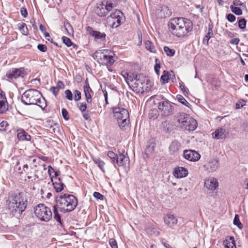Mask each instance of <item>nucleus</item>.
Instances as JSON below:
<instances>
[{"label": "nucleus", "instance_id": "ddd939ff", "mask_svg": "<svg viewBox=\"0 0 248 248\" xmlns=\"http://www.w3.org/2000/svg\"><path fill=\"white\" fill-rule=\"evenodd\" d=\"M183 156L186 159L193 162L199 160L201 157V155L198 152L191 150H185Z\"/></svg>", "mask_w": 248, "mask_h": 248}, {"label": "nucleus", "instance_id": "f704fd0d", "mask_svg": "<svg viewBox=\"0 0 248 248\" xmlns=\"http://www.w3.org/2000/svg\"><path fill=\"white\" fill-rule=\"evenodd\" d=\"M164 51L166 55L170 57L174 56L175 54V50L173 49H170L168 46H165L164 47Z\"/></svg>", "mask_w": 248, "mask_h": 248}, {"label": "nucleus", "instance_id": "0e129e2a", "mask_svg": "<svg viewBox=\"0 0 248 248\" xmlns=\"http://www.w3.org/2000/svg\"><path fill=\"white\" fill-rule=\"evenodd\" d=\"M155 146L154 145H150L147 147L146 152L147 154L148 153H152L154 150Z\"/></svg>", "mask_w": 248, "mask_h": 248}, {"label": "nucleus", "instance_id": "8fccbe9b", "mask_svg": "<svg viewBox=\"0 0 248 248\" xmlns=\"http://www.w3.org/2000/svg\"><path fill=\"white\" fill-rule=\"evenodd\" d=\"M18 29L20 31H24L25 29L28 30V28L25 23H19L17 25Z\"/></svg>", "mask_w": 248, "mask_h": 248}, {"label": "nucleus", "instance_id": "13d9d810", "mask_svg": "<svg viewBox=\"0 0 248 248\" xmlns=\"http://www.w3.org/2000/svg\"><path fill=\"white\" fill-rule=\"evenodd\" d=\"M82 116H83V118H84V119H85L86 120H88V121L91 120V117H90L89 113H88V111H86L85 112H82Z\"/></svg>", "mask_w": 248, "mask_h": 248}, {"label": "nucleus", "instance_id": "69168bd1", "mask_svg": "<svg viewBox=\"0 0 248 248\" xmlns=\"http://www.w3.org/2000/svg\"><path fill=\"white\" fill-rule=\"evenodd\" d=\"M57 88H59V90L60 89H63L64 87V85L62 81L59 80L57 83Z\"/></svg>", "mask_w": 248, "mask_h": 248}, {"label": "nucleus", "instance_id": "a211bd4d", "mask_svg": "<svg viewBox=\"0 0 248 248\" xmlns=\"http://www.w3.org/2000/svg\"><path fill=\"white\" fill-rule=\"evenodd\" d=\"M8 106L5 93L0 92V114L3 113L8 109Z\"/></svg>", "mask_w": 248, "mask_h": 248}, {"label": "nucleus", "instance_id": "a18cd8bd", "mask_svg": "<svg viewBox=\"0 0 248 248\" xmlns=\"http://www.w3.org/2000/svg\"><path fill=\"white\" fill-rule=\"evenodd\" d=\"M65 97L69 100H72L73 99V94L71 91L69 90H66L65 91Z\"/></svg>", "mask_w": 248, "mask_h": 248}, {"label": "nucleus", "instance_id": "bb28decb", "mask_svg": "<svg viewBox=\"0 0 248 248\" xmlns=\"http://www.w3.org/2000/svg\"><path fill=\"white\" fill-rule=\"evenodd\" d=\"M90 34L96 41H104L106 36V34L104 32L103 33L101 32H90Z\"/></svg>", "mask_w": 248, "mask_h": 248}, {"label": "nucleus", "instance_id": "0eeeda50", "mask_svg": "<svg viewBox=\"0 0 248 248\" xmlns=\"http://www.w3.org/2000/svg\"><path fill=\"white\" fill-rule=\"evenodd\" d=\"M124 20V17L123 13L120 11L117 10L114 13L107 18V24L108 27L112 29L119 27Z\"/></svg>", "mask_w": 248, "mask_h": 248}, {"label": "nucleus", "instance_id": "79ce46f5", "mask_svg": "<svg viewBox=\"0 0 248 248\" xmlns=\"http://www.w3.org/2000/svg\"><path fill=\"white\" fill-rule=\"evenodd\" d=\"M74 99L75 101H79V100L81 99V93L78 91V90H75L74 92Z\"/></svg>", "mask_w": 248, "mask_h": 248}, {"label": "nucleus", "instance_id": "680f3d73", "mask_svg": "<svg viewBox=\"0 0 248 248\" xmlns=\"http://www.w3.org/2000/svg\"><path fill=\"white\" fill-rule=\"evenodd\" d=\"M227 19L231 22H233L235 20V16L231 14H229L227 16Z\"/></svg>", "mask_w": 248, "mask_h": 248}, {"label": "nucleus", "instance_id": "6e6d98bb", "mask_svg": "<svg viewBox=\"0 0 248 248\" xmlns=\"http://www.w3.org/2000/svg\"><path fill=\"white\" fill-rule=\"evenodd\" d=\"M50 91L56 96L58 94L59 90V88H57L56 87L53 86L50 88Z\"/></svg>", "mask_w": 248, "mask_h": 248}, {"label": "nucleus", "instance_id": "c03bdc74", "mask_svg": "<svg viewBox=\"0 0 248 248\" xmlns=\"http://www.w3.org/2000/svg\"><path fill=\"white\" fill-rule=\"evenodd\" d=\"M62 114L64 120H68L69 119V113L65 108H63L62 109Z\"/></svg>", "mask_w": 248, "mask_h": 248}, {"label": "nucleus", "instance_id": "39448f33", "mask_svg": "<svg viewBox=\"0 0 248 248\" xmlns=\"http://www.w3.org/2000/svg\"><path fill=\"white\" fill-rule=\"evenodd\" d=\"M108 51V49L98 50L93 55L94 59H97L98 62L100 61L102 65H106L108 68L111 66L115 61L112 56L106 54ZM108 69L110 71L109 68Z\"/></svg>", "mask_w": 248, "mask_h": 248}, {"label": "nucleus", "instance_id": "c756f323", "mask_svg": "<svg viewBox=\"0 0 248 248\" xmlns=\"http://www.w3.org/2000/svg\"><path fill=\"white\" fill-rule=\"evenodd\" d=\"M145 48L153 53H156V49L152 42L150 41H146L145 42Z\"/></svg>", "mask_w": 248, "mask_h": 248}, {"label": "nucleus", "instance_id": "6ab92c4d", "mask_svg": "<svg viewBox=\"0 0 248 248\" xmlns=\"http://www.w3.org/2000/svg\"><path fill=\"white\" fill-rule=\"evenodd\" d=\"M204 186L208 189L214 190L218 187V184L216 179L210 178L205 181Z\"/></svg>", "mask_w": 248, "mask_h": 248}, {"label": "nucleus", "instance_id": "f3484780", "mask_svg": "<svg viewBox=\"0 0 248 248\" xmlns=\"http://www.w3.org/2000/svg\"><path fill=\"white\" fill-rule=\"evenodd\" d=\"M173 175L177 178H184L188 175V170L182 167H176L173 170Z\"/></svg>", "mask_w": 248, "mask_h": 248}, {"label": "nucleus", "instance_id": "338daca9", "mask_svg": "<svg viewBox=\"0 0 248 248\" xmlns=\"http://www.w3.org/2000/svg\"><path fill=\"white\" fill-rule=\"evenodd\" d=\"M107 155L110 158H113V157L117 155L112 151H108Z\"/></svg>", "mask_w": 248, "mask_h": 248}, {"label": "nucleus", "instance_id": "72a5a7b5", "mask_svg": "<svg viewBox=\"0 0 248 248\" xmlns=\"http://www.w3.org/2000/svg\"><path fill=\"white\" fill-rule=\"evenodd\" d=\"M159 114L156 109H151L149 113V117L150 119H156L158 116Z\"/></svg>", "mask_w": 248, "mask_h": 248}, {"label": "nucleus", "instance_id": "c85d7f7f", "mask_svg": "<svg viewBox=\"0 0 248 248\" xmlns=\"http://www.w3.org/2000/svg\"><path fill=\"white\" fill-rule=\"evenodd\" d=\"M126 82L129 87L137 78H139V75L135 74L133 73H128V75H126Z\"/></svg>", "mask_w": 248, "mask_h": 248}, {"label": "nucleus", "instance_id": "f03ea898", "mask_svg": "<svg viewBox=\"0 0 248 248\" xmlns=\"http://www.w3.org/2000/svg\"><path fill=\"white\" fill-rule=\"evenodd\" d=\"M28 203V198L26 192L15 193L7 201L6 209L11 216L18 217L25 210Z\"/></svg>", "mask_w": 248, "mask_h": 248}, {"label": "nucleus", "instance_id": "dca6fc26", "mask_svg": "<svg viewBox=\"0 0 248 248\" xmlns=\"http://www.w3.org/2000/svg\"><path fill=\"white\" fill-rule=\"evenodd\" d=\"M219 166L218 160L213 159L210 160L207 164L204 165V167L209 172H213L218 168Z\"/></svg>", "mask_w": 248, "mask_h": 248}, {"label": "nucleus", "instance_id": "37998d69", "mask_svg": "<svg viewBox=\"0 0 248 248\" xmlns=\"http://www.w3.org/2000/svg\"><path fill=\"white\" fill-rule=\"evenodd\" d=\"M246 20L244 18L240 19L238 21L239 27L241 29H243L246 27Z\"/></svg>", "mask_w": 248, "mask_h": 248}, {"label": "nucleus", "instance_id": "4c0bfd02", "mask_svg": "<svg viewBox=\"0 0 248 248\" xmlns=\"http://www.w3.org/2000/svg\"><path fill=\"white\" fill-rule=\"evenodd\" d=\"M93 160L95 164L98 165V166L100 168V169L103 171H104V166L105 165V163L99 158H94L93 159Z\"/></svg>", "mask_w": 248, "mask_h": 248}, {"label": "nucleus", "instance_id": "f8f14e48", "mask_svg": "<svg viewBox=\"0 0 248 248\" xmlns=\"http://www.w3.org/2000/svg\"><path fill=\"white\" fill-rule=\"evenodd\" d=\"M197 125V121L189 116L183 125H181V128L186 131H192L195 130Z\"/></svg>", "mask_w": 248, "mask_h": 248}, {"label": "nucleus", "instance_id": "e433bc0d", "mask_svg": "<svg viewBox=\"0 0 248 248\" xmlns=\"http://www.w3.org/2000/svg\"><path fill=\"white\" fill-rule=\"evenodd\" d=\"M233 224L237 226L239 229H242L243 227L242 224L241 223L239 220V216L237 214L235 215L233 219Z\"/></svg>", "mask_w": 248, "mask_h": 248}, {"label": "nucleus", "instance_id": "aec40b11", "mask_svg": "<svg viewBox=\"0 0 248 248\" xmlns=\"http://www.w3.org/2000/svg\"><path fill=\"white\" fill-rule=\"evenodd\" d=\"M189 115L186 113L179 112L176 114L174 116L175 120L178 122L179 126L181 127L184 123L187 121Z\"/></svg>", "mask_w": 248, "mask_h": 248}, {"label": "nucleus", "instance_id": "a878e982", "mask_svg": "<svg viewBox=\"0 0 248 248\" xmlns=\"http://www.w3.org/2000/svg\"><path fill=\"white\" fill-rule=\"evenodd\" d=\"M129 161V158L122 153H119L118 155V162L117 164L119 166H123L126 165Z\"/></svg>", "mask_w": 248, "mask_h": 248}, {"label": "nucleus", "instance_id": "58836bf2", "mask_svg": "<svg viewBox=\"0 0 248 248\" xmlns=\"http://www.w3.org/2000/svg\"><path fill=\"white\" fill-rule=\"evenodd\" d=\"M155 64L154 66L155 71L157 76L159 75V69L160 68V62L158 59L156 58L155 60Z\"/></svg>", "mask_w": 248, "mask_h": 248}, {"label": "nucleus", "instance_id": "052dcab7", "mask_svg": "<svg viewBox=\"0 0 248 248\" xmlns=\"http://www.w3.org/2000/svg\"><path fill=\"white\" fill-rule=\"evenodd\" d=\"M30 23L32 25V26L33 27V30H37V29H38L37 26L38 25V22L36 23L35 20L34 19H32L30 21Z\"/></svg>", "mask_w": 248, "mask_h": 248}, {"label": "nucleus", "instance_id": "20e7f679", "mask_svg": "<svg viewBox=\"0 0 248 248\" xmlns=\"http://www.w3.org/2000/svg\"><path fill=\"white\" fill-rule=\"evenodd\" d=\"M114 116L117 119L119 127L123 129L129 123V114L127 109L122 108H113Z\"/></svg>", "mask_w": 248, "mask_h": 248}, {"label": "nucleus", "instance_id": "9d476101", "mask_svg": "<svg viewBox=\"0 0 248 248\" xmlns=\"http://www.w3.org/2000/svg\"><path fill=\"white\" fill-rule=\"evenodd\" d=\"M25 75L24 68H12L7 71L6 77L10 80H14L20 77H23Z\"/></svg>", "mask_w": 248, "mask_h": 248}, {"label": "nucleus", "instance_id": "ea45409f", "mask_svg": "<svg viewBox=\"0 0 248 248\" xmlns=\"http://www.w3.org/2000/svg\"><path fill=\"white\" fill-rule=\"evenodd\" d=\"M230 8L232 11L236 15L240 16L242 14V11L239 7H235L232 5L230 6Z\"/></svg>", "mask_w": 248, "mask_h": 248}, {"label": "nucleus", "instance_id": "4be33fe9", "mask_svg": "<svg viewBox=\"0 0 248 248\" xmlns=\"http://www.w3.org/2000/svg\"><path fill=\"white\" fill-rule=\"evenodd\" d=\"M95 13L99 16L102 17L107 15V11L105 7V2H101L97 4L95 9Z\"/></svg>", "mask_w": 248, "mask_h": 248}, {"label": "nucleus", "instance_id": "864d4df0", "mask_svg": "<svg viewBox=\"0 0 248 248\" xmlns=\"http://www.w3.org/2000/svg\"><path fill=\"white\" fill-rule=\"evenodd\" d=\"M78 108L82 113L85 112L87 109V105L85 103H82L78 106Z\"/></svg>", "mask_w": 248, "mask_h": 248}, {"label": "nucleus", "instance_id": "9b49d317", "mask_svg": "<svg viewBox=\"0 0 248 248\" xmlns=\"http://www.w3.org/2000/svg\"><path fill=\"white\" fill-rule=\"evenodd\" d=\"M143 75H139V78H136L133 83H132L129 88L134 92L139 93L143 91V81L142 79L143 78Z\"/></svg>", "mask_w": 248, "mask_h": 248}, {"label": "nucleus", "instance_id": "393cba45", "mask_svg": "<svg viewBox=\"0 0 248 248\" xmlns=\"http://www.w3.org/2000/svg\"><path fill=\"white\" fill-rule=\"evenodd\" d=\"M181 147V144L177 141H172L169 147L170 154H174L177 153Z\"/></svg>", "mask_w": 248, "mask_h": 248}, {"label": "nucleus", "instance_id": "412c9836", "mask_svg": "<svg viewBox=\"0 0 248 248\" xmlns=\"http://www.w3.org/2000/svg\"><path fill=\"white\" fill-rule=\"evenodd\" d=\"M228 132L225 129L220 128L217 129L215 132L213 133V137L217 140L225 139Z\"/></svg>", "mask_w": 248, "mask_h": 248}, {"label": "nucleus", "instance_id": "de8ad7c7", "mask_svg": "<svg viewBox=\"0 0 248 248\" xmlns=\"http://www.w3.org/2000/svg\"><path fill=\"white\" fill-rule=\"evenodd\" d=\"M246 105V101L244 100H240L238 103L236 104V108H242Z\"/></svg>", "mask_w": 248, "mask_h": 248}, {"label": "nucleus", "instance_id": "7c9ffc66", "mask_svg": "<svg viewBox=\"0 0 248 248\" xmlns=\"http://www.w3.org/2000/svg\"><path fill=\"white\" fill-rule=\"evenodd\" d=\"M62 40L63 43L67 47L73 46V47L75 48L77 46L74 44L69 38L66 36H62Z\"/></svg>", "mask_w": 248, "mask_h": 248}, {"label": "nucleus", "instance_id": "cd10ccee", "mask_svg": "<svg viewBox=\"0 0 248 248\" xmlns=\"http://www.w3.org/2000/svg\"><path fill=\"white\" fill-rule=\"evenodd\" d=\"M17 138L20 140H27L29 141L31 140V137L27 133L23 130H20L17 134Z\"/></svg>", "mask_w": 248, "mask_h": 248}, {"label": "nucleus", "instance_id": "a19ab883", "mask_svg": "<svg viewBox=\"0 0 248 248\" xmlns=\"http://www.w3.org/2000/svg\"><path fill=\"white\" fill-rule=\"evenodd\" d=\"M213 32H208L206 35L205 36L203 39L202 43L206 45H208V42L209 39L213 37Z\"/></svg>", "mask_w": 248, "mask_h": 248}, {"label": "nucleus", "instance_id": "4468645a", "mask_svg": "<svg viewBox=\"0 0 248 248\" xmlns=\"http://www.w3.org/2000/svg\"><path fill=\"white\" fill-rule=\"evenodd\" d=\"M83 91L87 102L88 103H91L92 101V96L94 93L90 87L87 78H86L85 82V85L83 86Z\"/></svg>", "mask_w": 248, "mask_h": 248}, {"label": "nucleus", "instance_id": "603ef678", "mask_svg": "<svg viewBox=\"0 0 248 248\" xmlns=\"http://www.w3.org/2000/svg\"><path fill=\"white\" fill-rule=\"evenodd\" d=\"M63 26L66 31H73V28L70 24L67 22H64Z\"/></svg>", "mask_w": 248, "mask_h": 248}, {"label": "nucleus", "instance_id": "2eb2a0df", "mask_svg": "<svg viewBox=\"0 0 248 248\" xmlns=\"http://www.w3.org/2000/svg\"><path fill=\"white\" fill-rule=\"evenodd\" d=\"M164 219L165 223L171 229H173L178 222L177 217L172 214H167Z\"/></svg>", "mask_w": 248, "mask_h": 248}, {"label": "nucleus", "instance_id": "09e8293b", "mask_svg": "<svg viewBox=\"0 0 248 248\" xmlns=\"http://www.w3.org/2000/svg\"><path fill=\"white\" fill-rule=\"evenodd\" d=\"M93 197L98 200H103L104 196L98 192H94L93 194Z\"/></svg>", "mask_w": 248, "mask_h": 248}, {"label": "nucleus", "instance_id": "49530a36", "mask_svg": "<svg viewBox=\"0 0 248 248\" xmlns=\"http://www.w3.org/2000/svg\"><path fill=\"white\" fill-rule=\"evenodd\" d=\"M109 243L112 248H118L117 242L114 239H110Z\"/></svg>", "mask_w": 248, "mask_h": 248}, {"label": "nucleus", "instance_id": "7ed1b4c3", "mask_svg": "<svg viewBox=\"0 0 248 248\" xmlns=\"http://www.w3.org/2000/svg\"><path fill=\"white\" fill-rule=\"evenodd\" d=\"M42 95L39 91L35 89H30L22 94V101L26 105H36L44 108L46 105L44 98L41 99Z\"/></svg>", "mask_w": 248, "mask_h": 248}, {"label": "nucleus", "instance_id": "e2e57ef3", "mask_svg": "<svg viewBox=\"0 0 248 248\" xmlns=\"http://www.w3.org/2000/svg\"><path fill=\"white\" fill-rule=\"evenodd\" d=\"M172 34L178 37H183L186 35V34H185V32H173Z\"/></svg>", "mask_w": 248, "mask_h": 248}, {"label": "nucleus", "instance_id": "f257e3e1", "mask_svg": "<svg viewBox=\"0 0 248 248\" xmlns=\"http://www.w3.org/2000/svg\"><path fill=\"white\" fill-rule=\"evenodd\" d=\"M77 204L78 199L74 195L68 194L61 195L57 200L56 205L53 206L54 218L62 225V220L58 211L63 213L70 212L75 209Z\"/></svg>", "mask_w": 248, "mask_h": 248}, {"label": "nucleus", "instance_id": "c9c22d12", "mask_svg": "<svg viewBox=\"0 0 248 248\" xmlns=\"http://www.w3.org/2000/svg\"><path fill=\"white\" fill-rule=\"evenodd\" d=\"M103 2H105V7L108 14L109 12L112 10V8L114 7L115 5L112 2L110 1H104Z\"/></svg>", "mask_w": 248, "mask_h": 248}, {"label": "nucleus", "instance_id": "3c124183", "mask_svg": "<svg viewBox=\"0 0 248 248\" xmlns=\"http://www.w3.org/2000/svg\"><path fill=\"white\" fill-rule=\"evenodd\" d=\"M38 49L41 52H46L47 50L46 46L43 44H38L37 46Z\"/></svg>", "mask_w": 248, "mask_h": 248}, {"label": "nucleus", "instance_id": "6e6552de", "mask_svg": "<svg viewBox=\"0 0 248 248\" xmlns=\"http://www.w3.org/2000/svg\"><path fill=\"white\" fill-rule=\"evenodd\" d=\"M158 108L161 115L168 116L173 114V107L171 103L167 99H164L158 104Z\"/></svg>", "mask_w": 248, "mask_h": 248}, {"label": "nucleus", "instance_id": "4d7b16f0", "mask_svg": "<svg viewBox=\"0 0 248 248\" xmlns=\"http://www.w3.org/2000/svg\"><path fill=\"white\" fill-rule=\"evenodd\" d=\"M20 13L24 17H26L28 16V12L26 8L21 7L20 9Z\"/></svg>", "mask_w": 248, "mask_h": 248}, {"label": "nucleus", "instance_id": "bf43d9fd", "mask_svg": "<svg viewBox=\"0 0 248 248\" xmlns=\"http://www.w3.org/2000/svg\"><path fill=\"white\" fill-rule=\"evenodd\" d=\"M239 41L240 39L238 38H235L231 39L230 41H229V43L232 45H236L238 44Z\"/></svg>", "mask_w": 248, "mask_h": 248}, {"label": "nucleus", "instance_id": "2f4dec72", "mask_svg": "<svg viewBox=\"0 0 248 248\" xmlns=\"http://www.w3.org/2000/svg\"><path fill=\"white\" fill-rule=\"evenodd\" d=\"M170 76L169 73L168 71L164 70L163 72V75L161 76L160 78V80L162 83H166L169 82L170 80Z\"/></svg>", "mask_w": 248, "mask_h": 248}, {"label": "nucleus", "instance_id": "5fc2aeb1", "mask_svg": "<svg viewBox=\"0 0 248 248\" xmlns=\"http://www.w3.org/2000/svg\"><path fill=\"white\" fill-rule=\"evenodd\" d=\"M8 126V124L6 121H2L0 123V131H4Z\"/></svg>", "mask_w": 248, "mask_h": 248}, {"label": "nucleus", "instance_id": "b1692460", "mask_svg": "<svg viewBox=\"0 0 248 248\" xmlns=\"http://www.w3.org/2000/svg\"><path fill=\"white\" fill-rule=\"evenodd\" d=\"M225 248H236L234 238L233 236H227L223 242Z\"/></svg>", "mask_w": 248, "mask_h": 248}, {"label": "nucleus", "instance_id": "1a4fd4ad", "mask_svg": "<svg viewBox=\"0 0 248 248\" xmlns=\"http://www.w3.org/2000/svg\"><path fill=\"white\" fill-rule=\"evenodd\" d=\"M168 26L169 30L172 31L185 29L186 31H188L186 26L185 19L182 17L174 18L170 19Z\"/></svg>", "mask_w": 248, "mask_h": 248}, {"label": "nucleus", "instance_id": "5701e85b", "mask_svg": "<svg viewBox=\"0 0 248 248\" xmlns=\"http://www.w3.org/2000/svg\"><path fill=\"white\" fill-rule=\"evenodd\" d=\"M51 180L52 182L54 188L57 192H61L63 189L64 184L62 183L60 178H55V181H53V178L51 177Z\"/></svg>", "mask_w": 248, "mask_h": 248}, {"label": "nucleus", "instance_id": "423d86ee", "mask_svg": "<svg viewBox=\"0 0 248 248\" xmlns=\"http://www.w3.org/2000/svg\"><path fill=\"white\" fill-rule=\"evenodd\" d=\"M34 212L36 217L42 221L47 222L52 218V213L50 209L44 204H39L34 208Z\"/></svg>", "mask_w": 248, "mask_h": 248}, {"label": "nucleus", "instance_id": "774afa93", "mask_svg": "<svg viewBox=\"0 0 248 248\" xmlns=\"http://www.w3.org/2000/svg\"><path fill=\"white\" fill-rule=\"evenodd\" d=\"M233 4L235 5V6H240V5H242L243 3L242 2H241L239 0H234L233 1Z\"/></svg>", "mask_w": 248, "mask_h": 248}, {"label": "nucleus", "instance_id": "473e14b6", "mask_svg": "<svg viewBox=\"0 0 248 248\" xmlns=\"http://www.w3.org/2000/svg\"><path fill=\"white\" fill-rule=\"evenodd\" d=\"M177 99L180 103H182L183 105L187 107H190V104L185 99V98L182 95H177Z\"/></svg>", "mask_w": 248, "mask_h": 248}]
</instances>
